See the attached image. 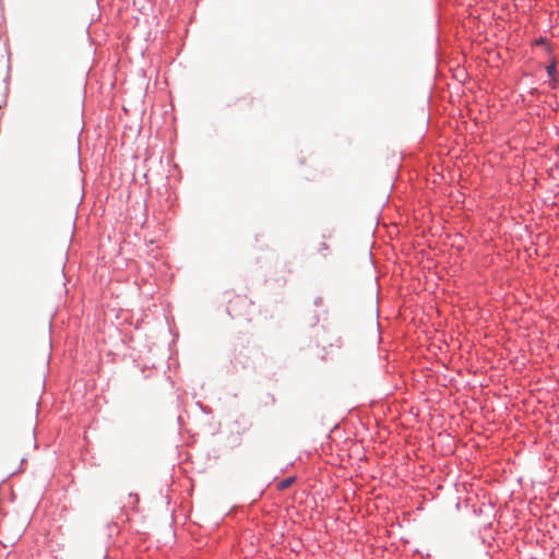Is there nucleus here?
<instances>
[{
  "instance_id": "obj_1",
  "label": "nucleus",
  "mask_w": 559,
  "mask_h": 559,
  "mask_svg": "<svg viewBox=\"0 0 559 559\" xmlns=\"http://www.w3.org/2000/svg\"><path fill=\"white\" fill-rule=\"evenodd\" d=\"M251 301L246 296H237L234 300L229 301L228 313L230 316H246L247 312L240 311L241 308H248L251 306Z\"/></svg>"
},
{
  "instance_id": "obj_2",
  "label": "nucleus",
  "mask_w": 559,
  "mask_h": 559,
  "mask_svg": "<svg viewBox=\"0 0 559 559\" xmlns=\"http://www.w3.org/2000/svg\"><path fill=\"white\" fill-rule=\"evenodd\" d=\"M295 481V477H288L286 479H283L281 480L278 484H277V488L280 490H285L287 488H289Z\"/></svg>"
},
{
  "instance_id": "obj_3",
  "label": "nucleus",
  "mask_w": 559,
  "mask_h": 559,
  "mask_svg": "<svg viewBox=\"0 0 559 559\" xmlns=\"http://www.w3.org/2000/svg\"><path fill=\"white\" fill-rule=\"evenodd\" d=\"M317 250H318V252L328 250V246L325 245L324 241H322V242L319 243V247L317 248Z\"/></svg>"
},
{
  "instance_id": "obj_4",
  "label": "nucleus",
  "mask_w": 559,
  "mask_h": 559,
  "mask_svg": "<svg viewBox=\"0 0 559 559\" xmlns=\"http://www.w3.org/2000/svg\"><path fill=\"white\" fill-rule=\"evenodd\" d=\"M547 71H548V74H549L550 76H551V75H554V73H555V71H556L555 66L552 64V66L547 67Z\"/></svg>"
}]
</instances>
